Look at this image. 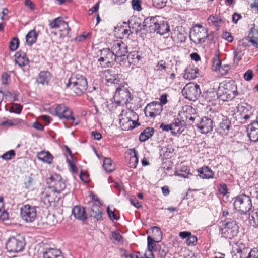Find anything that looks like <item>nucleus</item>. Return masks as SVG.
I'll list each match as a JSON object with an SVG mask.
<instances>
[{"instance_id": "nucleus-31", "label": "nucleus", "mask_w": 258, "mask_h": 258, "mask_svg": "<svg viewBox=\"0 0 258 258\" xmlns=\"http://www.w3.org/2000/svg\"><path fill=\"white\" fill-rule=\"evenodd\" d=\"M224 89L225 92H223V94L230 95L232 93L234 96L236 94V86L235 84V82L233 81H229L224 85Z\"/></svg>"}, {"instance_id": "nucleus-50", "label": "nucleus", "mask_w": 258, "mask_h": 258, "mask_svg": "<svg viewBox=\"0 0 258 258\" xmlns=\"http://www.w3.org/2000/svg\"><path fill=\"white\" fill-rule=\"evenodd\" d=\"M15 156V153L14 150H11L1 156V158L3 160H9L12 159Z\"/></svg>"}, {"instance_id": "nucleus-32", "label": "nucleus", "mask_w": 258, "mask_h": 258, "mask_svg": "<svg viewBox=\"0 0 258 258\" xmlns=\"http://www.w3.org/2000/svg\"><path fill=\"white\" fill-rule=\"evenodd\" d=\"M128 63L130 65H136L141 59V57L139 54L138 52H131L127 56Z\"/></svg>"}, {"instance_id": "nucleus-55", "label": "nucleus", "mask_w": 258, "mask_h": 258, "mask_svg": "<svg viewBox=\"0 0 258 258\" xmlns=\"http://www.w3.org/2000/svg\"><path fill=\"white\" fill-rule=\"evenodd\" d=\"M197 237L191 234L186 240V244L188 246H194L197 243Z\"/></svg>"}, {"instance_id": "nucleus-23", "label": "nucleus", "mask_w": 258, "mask_h": 258, "mask_svg": "<svg viewBox=\"0 0 258 258\" xmlns=\"http://www.w3.org/2000/svg\"><path fill=\"white\" fill-rule=\"evenodd\" d=\"M43 258H63L61 251L55 248H46L43 252Z\"/></svg>"}, {"instance_id": "nucleus-37", "label": "nucleus", "mask_w": 258, "mask_h": 258, "mask_svg": "<svg viewBox=\"0 0 258 258\" xmlns=\"http://www.w3.org/2000/svg\"><path fill=\"white\" fill-rule=\"evenodd\" d=\"M237 110L240 117L252 112L251 106L246 104L238 105L237 107Z\"/></svg>"}, {"instance_id": "nucleus-22", "label": "nucleus", "mask_w": 258, "mask_h": 258, "mask_svg": "<svg viewBox=\"0 0 258 258\" xmlns=\"http://www.w3.org/2000/svg\"><path fill=\"white\" fill-rule=\"evenodd\" d=\"M119 123L125 130H132L135 127L134 121L131 120L130 117L124 116L123 114L119 116Z\"/></svg>"}, {"instance_id": "nucleus-2", "label": "nucleus", "mask_w": 258, "mask_h": 258, "mask_svg": "<svg viewBox=\"0 0 258 258\" xmlns=\"http://www.w3.org/2000/svg\"><path fill=\"white\" fill-rule=\"evenodd\" d=\"M160 17H148L144 19V30L150 33L156 32L163 35L169 31L167 22L160 20Z\"/></svg>"}, {"instance_id": "nucleus-28", "label": "nucleus", "mask_w": 258, "mask_h": 258, "mask_svg": "<svg viewBox=\"0 0 258 258\" xmlns=\"http://www.w3.org/2000/svg\"><path fill=\"white\" fill-rule=\"evenodd\" d=\"M89 213L90 216L97 221L102 219V212L98 204H93Z\"/></svg>"}, {"instance_id": "nucleus-4", "label": "nucleus", "mask_w": 258, "mask_h": 258, "mask_svg": "<svg viewBox=\"0 0 258 258\" xmlns=\"http://www.w3.org/2000/svg\"><path fill=\"white\" fill-rule=\"evenodd\" d=\"M87 81L85 76L76 74L72 75L66 84V88H70L76 94L80 95L87 88Z\"/></svg>"}, {"instance_id": "nucleus-20", "label": "nucleus", "mask_w": 258, "mask_h": 258, "mask_svg": "<svg viewBox=\"0 0 258 258\" xmlns=\"http://www.w3.org/2000/svg\"><path fill=\"white\" fill-rule=\"evenodd\" d=\"M247 136L253 142L258 141V121L253 120L246 128Z\"/></svg>"}, {"instance_id": "nucleus-47", "label": "nucleus", "mask_w": 258, "mask_h": 258, "mask_svg": "<svg viewBox=\"0 0 258 258\" xmlns=\"http://www.w3.org/2000/svg\"><path fill=\"white\" fill-rule=\"evenodd\" d=\"M96 88L94 86L92 90H89L88 92L90 94V95L87 96V99L90 102L94 103V100L97 99L98 95V91H96Z\"/></svg>"}, {"instance_id": "nucleus-62", "label": "nucleus", "mask_w": 258, "mask_h": 258, "mask_svg": "<svg viewBox=\"0 0 258 258\" xmlns=\"http://www.w3.org/2000/svg\"><path fill=\"white\" fill-rule=\"evenodd\" d=\"M107 213H108L109 218L111 220H118V218H117L116 215L114 214V212L110 209V208L109 206L107 208Z\"/></svg>"}, {"instance_id": "nucleus-8", "label": "nucleus", "mask_w": 258, "mask_h": 258, "mask_svg": "<svg viewBox=\"0 0 258 258\" xmlns=\"http://www.w3.org/2000/svg\"><path fill=\"white\" fill-rule=\"evenodd\" d=\"M208 36V30L198 24L192 27L189 34L190 40L196 44L204 42Z\"/></svg>"}, {"instance_id": "nucleus-5", "label": "nucleus", "mask_w": 258, "mask_h": 258, "mask_svg": "<svg viewBox=\"0 0 258 258\" xmlns=\"http://www.w3.org/2000/svg\"><path fill=\"white\" fill-rule=\"evenodd\" d=\"M233 200L234 209L241 214H246L252 207L250 197L245 194L238 195Z\"/></svg>"}, {"instance_id": "nucleus-58", "label": "nucleus", "mask_w": 258, "mask_h": 258, "mask_svg": "<svg viewBox=\"0 0 258 258\" xmlns=\"http://www.w3.org/2000/svg\"><path fill=\"white\" fill-rule=\"evenodd\" d=\"M222 38L229 42H232L233 40V37L230 32L223 31L222 35Z\"/></svg>"}, {"instance_id": "nucleus-25", "label": "nucleus", "mask_w": 258, "mask_h": 258, "mask_svg": "<svg viewBox=\"0 0 258 258\" xmlns=\"http://www.w3.org/2000/svg\"><path fill=\"white\" fill-rule=\"evenodd\" d=\"M14 57L15 63L18 64L19 67L25 66L28 63V59L27 58L26 55L24 52H17Z\"/></svg>"}, {"instance_id": "nucleus-34", "label": "nucleus", "mask_w": 258, "mask_h": 258, "mask_svg": "<svg viewBox=\"0 0 258 258\" xmlns=\"http://www.w3.org/2000/svg\"><path fill=\"white\" fill-rule=\"evenodd\" d=\"M147 243L148 251H146V253H148L149 256H154L153 251L157 250L158 245L156 244L155 240L150 236L147 237Z\"/></svg>"}, {"instance_id": "nucleus-46", "label": "nucleus", "mask_w": 258, "mask_h": 258, "mask_svg": "<svg viewBox=\"0 0 258 258\" xmlns=\"http://www.w3.org/2000/svg\"><path fill=\"white\" fill-rule=\"evenodd\" d=\"M21 122V119L19 118L13 119L12 120H7L1 122V124L2 126H12L16 125Z\"/></svg>"}, {"instance_id": "nucleus-56", "label": "nucleus", "mask_w": 258, "mask_h": 258, "mask_svg": "<svg viewBox=\"0 0 258 258\" xmlns=\"http://www.w3.org/2000/svg\"><path fill=\"white\" fill-rule=\"evenodd\" d=\"M61 25L62 26H60V28H59L58 29L61 32H63V35H67L70 30V29L69 27L68 23L64 21V24H61Z\"/></svg>"}, {"instance_id": "nucleus-1", "label": "nucleus", "mask_w": 258, "mask_h": 258, "mask_svg": "<svg viewBox=\"0 0 258 258\" xmlns=\"http://www.w3.org/2000/svg\"><path fill=\"white\" fill-rule=\"evenodd\" d=\"M47 183L50 186L45 189L42 195L44 200L50 203L54 200V194L60 193L66 188V185L61 176L57 174H52L48 178Z\"/></svg>"}, {"instance_id": "nucleus-40", "label": "nucleus", "mask_w": 258, "mask_h": 258, "mask_svg": "<svg viewBox=\"0 0 258 258\" xmlns=\"http://www.w3.org/2000/svg\"><path fill=\"white\" fill-rule=\"evenodd\" d=\"M198 175L202 179L210 178V168L208 166H204L198 169Z\"/></svg>"}, {"instance_id": "nucleus-43", "label": "nucleus", "mask_w": 258, "mask_h": 258, "mask_svg": "<svg viewBox=\"0 0 258 258\" xmlns=\"http://www.w3.org/2000/svg\"><path fill=\"white\" fill-rule=\"evenodd\" d=\"M61 24H64V20L61 17H57L50 23L49 26L52 29H59Z\"/></svg>"}, {"instance_id": "nucleus-61", "label": "nucleus", "mask_w": 258, "mask_h": 258, "mask_svg": "<svg viewBox=\"0 0 258 258\" xmlns=\"http://www.w3.org/2000/svg\"><path fill=\"white\" fill-rule=\"evenodd\" d=\"M218 191L221 195L224 196L228 193V189L225 184H220L218 188Z\"/></svg>"}, {"instance_id": "nucleus-63", "label": "nucleus", "mask_w": 258, "mask_h": 258, "mask_svg": "<svg viewBox=\"0 0 258 258\" xmlns=\"http://www.w3.org/2000/svg\"><path fill=\"white\" fill-rule=\"evenodd\" d=\"M247 256L248 258H258V249L257 248L251 249Z\"/></svg>"}, {"instance_id": "nucleus-7", "label": "nucleus", "mask_w": 258, "mask_h": 258, "mask_svg": "<svg viewBox=\"0 0 258 258\" xmlns=\"http://www.w3.org/2000/svg\"><path fill=\"white\" fill-rule=\"evenodd\" d=\"M100 57L97 61L102 68L111 67L117 60L112 49L103 48L99 50Z\"/></svg>"}, {"instance_id": "nucleus-59", "label": "nucleus", "mask_w": 258, "mask_h": 258, "mask_svg": "<svg viewBox=\"0 0 258 258\" xmlns=\"http://www.w3.org/2000/svg\"><path fill=\"white\" fill-rule=\"evenodd\" d=\"M10 80V76L7 73H3L2 75V83L3 85H7Z\"/></svg>"}, {"instance_id": "nucleus-39", "label": "nucleus", "mask_w": 258, "mask_h": 258, "mask_svg": "<svg viewBox=\"0 0 258 258\" xmlns=\"http://www.w3.org/2000/svg\"><path fill=\"white\" fill-rule=\"evenodd\" d=\"M37 37V34L34 30L29 32L26 36V43L29 45H31L35 42Z\"/></svg>"}, {"instance_id": "nucleus-3", "label": "nucleus", "mask_w": 258, "mask_h": 258, "mask_svg": "<svg viewBox=\"0 0 258 258\" xmlns=\"http://www.w3.org/2000/svg\"><path fill=\"white\" fill-rule=\"evenodd\" d=\"M211 131L213 127L216 128L217 132L221 135H227L231 127V122L226 116L219 112L211 115Z\"/></svg>"}, {"instance_id": "nucleus-52", "label": "nucleus", "mask_w": 258, "mask_h": 258, "mask_svg": "<svg viewBox=\"0 0 258 258\" xmlns=\"http://www.w3.org/2000/svg\"><path fill=\"white\" fill-rule=\"evenodd\" d=\"M168 0H152L153 6L160 9L166 6Z\"/></svg>"}, {"instance_id": "nucleus-11", "label": "nucleus", "mask_w": 258, "mask_h": 258, "mask_svg": "<svg viewBox=\"0 0 258 258\" xmlns=\"http://www.w3.org/2000/svg\"><path fill=\"white\" fill-rule=\"evenodd\" d=\"M182 93L185 98L190 101H195L199 96L201 91L199 85L190 83L185 85Z\"/></svg>"}, {"instance_id": "nucleus-6", "label": "nucleus", "mask_w": 258, "mask_h": 258, "mask_svg": "<svg viewBox=\"0 0 258 258\" xmlns=\"http://www.w3.org/2000/svg\"><path fill=\"white\" fill-rule=\"evenodd\" d=\"M220 231L222 237L227 239H232L237 235L239 227L237 222L229 217L224 220L223 227Z\"/></svg>"}, {"instance_id": "nucleus-30", "label": "nucleus", "mask_w": 258, "mask_h": 258, "mask_svg": "<svg viewBox=\"0 0 258 258\" xmlns=\"http://www.w3.org/2000/svg\"><path fill=\"white\" fill-rule=\"evenodd\" d=\"M222 204L219 199H216L212 202L211 211L212 214L215 217H218L222 211Z\"/></svg>"}, {"instance_id": "nucleus-54", "label": "nucleus", "mask_w": 258, "mask_h": 258, "mask_svg": "<svg viewBox=\"0 0 258 258\" xmlns=\"http://www.w3.org/2000/svg\"><path fill=\"white\" fill-rule=\"evenodd\" d=\"M253 77V73L252 70H248L244 74L243 78L245 81H250Z\"/></svg>"}, {"instance_id": "nucleus-35", "label": "nucleus", "mask_w": 258, "mask_h": 258, "mask_svg": "<svg viewBox=\"0 0 258 258\" xmlns=\"http://www.w3.org/2000/svg\"><path fill=\"white\" fill-rule=\"evenodd\" d=\"M237 246L236 251L240 255V258L246 256V254L249 252L248 247L245 244L239 242L238 243Z\"/></svg>"}, {"instance_id": "nucleus-53", "label": "nucleus", "mask_w": 258, "mask_h": 258, "mask_svg": "<svg viewBox=\"0 0 258 258\" xmlns=\"http://www.w3.org/2000/svg\"><path fill=\"white\" fill-rule=\"evenodd\" d=\"M110 239L118 242H120L122 241V236L117 232H112L111 233V236Z\"/></svg>"}, {"instance_id": "nucleus-60", "label": "nucleus", "mask_w": 258, "mask_h": 258, "mask_svg": "<svg viewBox=\"0 0 258 258\" xmlns=\"http://www.w3.org/2000/svg\"><path fill=\"white\" fill-rule=\"evenodd\" d=\"M253 116L252 112L249 113L239 117L240 122L242 124L245 123L246 121L249 120Z\"/></svg>"}, {"instance_id": "nucleus-18", "label": "nucleus", "mask_w": 258, "mask_h": 258, "mask_svg": "<svg viewBox=\"0 0 258 258\" xmlns=\"http://www.w3.org/2000/svg\"><path fill=\"white\" fill-rule=\"evenodd\" d=\"M104 75L107 83L114 84L115 87L122 84L120 75L110 70L105 71Z\"/></svg>"}, {"instance_id": "nucleus-33", "label": "nucleus", "mask_w": 258, "mask_h": 258, "mask_svg": "<svg viewBox=\"0 0 258 258\" xmlns=\"http://www.w3.org/2000/svg\"><path fill=\"white\" fill-rule=\"evenodd\" d=\"M50 79V74L47 71H41L37 79V82L42 85L48 84Z\"/></svg>"}, {"instance_id": "nucleus-19", "label": "nucleus", "mask_w": 258, "mask_h": 258, "mask_svg": "<svg viewBox=\"0 0 258 258\" xmlns=\"http://www.w3.org/2000/svg\"><path fill=\"white\" fill-rule=\"evenodd\" d=\"M171 124L172 134L174 136L177 134H181L185 130L186 124L183 120L178 115L177 118L175 119Z\"/></svg>"}, {"instance_id": "nucleus-16", "label": "nucleus", "mask_w": 258, "mask_h": 258, "mask_svg": "<svg viewBox=\"0 0 258 258\" xmlns=\"http://www.w3.org/2000/svg\"><path fill=\"white\" fill-rule=\"evenodd\" d=\"M230 69V67L229 65L221 66L219 53V52H216L212 58V70L214 72H218L220 75L223 76L227 74Z\"/></svg>"}, {"instance_id": "nucleus-17", "label": "nucleus", "mask_w": 258, "mask_h": 258, "mask_svg": "<svg viewBox=\"0 0 258 258\" xmlns=\"http://www.w3.org/2000/svg\"><path fill=\"white\" fill-rule=\"evenodd\" d=\"M162 110V107L159 102L153 101L147 104L144 108V112L147 116L154 118L159 115Z\"/></svg>"}, {"instance_id": "nucleus-41", "label": "nucleus", "mask_w": 258, "mask_h": 258, "mask_svg": "<svg viewBox=\"0 0 258 258\" xmlns=\"http://www.w3.org/2000/svg\"><path fill=\"white\" fill-rule=\"evenodd\" d=\"M103 167L107 172H111L114 170V166L112 164L110 158H105L103 161Z\"/></svg>"}, {"instance_id": "nucleus-15", "label": "nucleus", "mask_w": 258, "mask_h": 258, "mask_svg": "<svg viewBox=\"0 0 258 258\" xmlns=\"http://www.w3.org/2000/svg\"><path fill=\"white\" fill-rule=\"evenodd\" d=\"M195 110L189 105H186L182 107V110L178 113V116L184 120L185 124L191 125L194 122L195 117L194 115Z\"/></svg>"}, {"instance_id": "nucleus-21", "label": "nucleus", "mask_w": 258, "mask_h": 258, "mask_svg": "<svg viewBox=\"0 0 258 258\" xmlns=\"http://www.w3.org/2000/svg\"><path fill=\"white\" fill-rule=\"evenodd\" d=\"M128 26L134 29L136 33L144 30V21L143 24L141 23V20L137 17H132L128 21Z\"/></svg>"}, {"instance_id": "nucleus-9", "label": "nucleus", "mask_w": 258, "mask_h": 258, "mask_svg": "<svg viewBox=\"0 0 258 258\" xmlns=\"http://www.w3.org/2000/svg\"><path fill=\"white\" fill-rule=\"evenodd\" d=\"M25 245L24 239L20 236L9 238L6 244V248L10 252H19L22 251Z\"/></svg>"}, {"instance_id": "nucleus-27", "label": "nucleus", "mask_w": 258, "mask_h": 258, "mask_svg": "<svg viewBox=\"0 0 258 258\" xmlns=\"http://www.w3.org/2000/svg\"><path fill=\"white\" fill-rule=\"evenodd\" d=\"M221 89V88L220 87V83L219 82H215L214 84L213 91H211V98H212V100L215 102L214 103H212V104L214 105L217 104L218 107H219V103H217V102H219L218 99L219 97V95L221 96V94L219 93Z\"/></svg>"}, {"instance_id": "nucleus-42", "label": "nucleus", "mask_w": 258, "mask_h": 258, "mask_svg": "<svg viewBox=\"0 0 258 258\" xmlns=\"http://www.w3.org/2000/svg\"><path fill=\"white\" fill-rule=\"evenodd\" d=\"M156 251L160 258H165L168 252V248L163 244L158 245Z\"/></svg>"}, {"instance_id": "nucleus-57", "label": "nucleus", "mask_w": 258, "mask_h": 258, "mask_svg": "<svg viewBox=\"0 0 258 258\" xmlns=\"http://www.w3.org/2000/svg\"><path fill=\"white\" fill-rule=\"evenodd\" d=\"M166 68V62L164 60L159 61L156 66V70L158 71H162Z\"/></svg>"}, {"instance_id": "nucleus-38", "label": "nucleus", "mask_w": 258, "mask_h": 258, "mask_svg": "<svg viewBox=\"0 0 258 258\" xmlns=\"http://www.w3.org/2000/svg\"><path fill=\"white\" fill-rule=\"evenodd\" d=\"M131 156L129 160V165L131 168H136L138 163V154L135 149H131Z\"/></svg>"}, {"instance_id": "nucleus-12", "label": "nucleus", "mask_w": 258, "mask_h": 258, "mask_svg": "<svg viewBox=\"0 0 258 258\" xmlns=\"http://www.w3.org/2000/svg\"><path fill=\"white\" fill-rule=\"evenodd\" d=\"M72 111L64 105H58L55 109L54 115L59 117L60 119H66V120H71L72 124L76 125L79 123L78 120H76L74 117L72 116Z\"/></svg>"}, {"instance_id": "nucleus-36", "label": "nucleus", "mask_w": 258, "mask_h": 258, "mask_svg": "<svg viewBox=\"0 0 258 258\" xmlns=\"http://www.w3.org/2000/svg\"><path fill=\"white\" fill-rule=\"evenodd\" d=\"M154 130L152 128L147 127L141 133L139 140L141 142H145L149 139L153 134Z\"/></svg>"}, {"instance_id": "nucleus-26", "label": "nucleus", "mask_w": 258, "mask_h": 258, "mask_svg": "<svg viewBox=\"0 0 258 258\" xmlns=\"http://www.w3.org/2000/svg\"><path fill=\"white\" fill-rule=\"evenodd\" d=\"M199 69L197 68L189 66L184 71L183 77L187 80H193L197 77Z\"/></svg>"}, {"instance_id": "nucleus-51", "label": "nucleus", "mask_w": 258, "mask_h": 258, "mask_svg": "<svg viewBox=\"0 0 258 258\" xmlns=\"http://www.w3.org/2000/svg\"><path fill=\"white\" fill-rule=\"evenodd\" d=\"M141 2L142 1L141 0H132L131 4L133 9L138 12L141 11L142 9L141 7Z\"/></svg>"}, {"instance_id": "nucleus-49", "label": "nucleus", "mask_w": 258, "mask_h": 258, "mask_svg": "<svg viewBox=\"0 0 258 258\" xmlns=\"http://www.w3.org/2000/svg\"><path fill=\"white\" fill-rule=\"evenodd\" d=\"M19 40L17 37H14L10 42L9 48L11 51L16 50L19 46Z\"/></svg>"}, {"instance_id": "nucleus-24", "label": "nucleus", "mask_w": 258, "mask_h": 258, "mask_svg": "<svg viewBox=\"0 0 258 258\" xmlns=\"http://www.w3.org/2000/svg\"><path fill=\"white\" fill-rule=\"evenodd\" d=\"M72 213L75 218L82 221L86 220L87 218L84 209L79 206H75L72 209Z\"/></svg>"}, {"instance_id": "nucleus-48", "label": "nucleus", "mask_w": 258, "mask_h": 258, "mask_svg": "<svg viewBox=\"0 0 258 258\" xmlns=\"http://www.w3.org/2000/svg\"><path fill=\"white\" fill-rule=\"evenodd\" d=\"M35 182V179L32 175L30 176L26 177L24 181L25 187L26 188H30L34 184Z\"/></svg>"}, {"instance_id": "nucleus-10", "label": "nucleus", "mask_w": 258, "mask_h": 258, "mask_svg": "<svg viewBox=\"0 0 258 258\" xmlns=\"http://www.w3.org/2000/svg\"><path fill=\"white\" fill-rule=\"evenodd\" d=\"M20 216L25 222H33L37 217L36 207L28 204L22 205L20 208Z\"/></svg>"}, {"instance_id": "nucleus-44", "label": "nucleus", "mask_w": 258, "mask_h": 258, "mask_svg": "<svg viewBox=\"0 0 258 258\" xmlns=\"http://www.w3.org/2000/svg\"><path fill=\"white\" fill-rule=\"evenodd\" d=\"M22 108L23 106L21 104L13 103L11 104L9 111L11 113L20 114L22 111Z\"/></svg>"}, {"instance_id": "nucleus-45", "label": "nucleus", "mask_w": 258, "mask_h": 258, "mask_svg": "<svg viewBox=\"0 0 258 258\" xmlns=\"http://www.w3.org/2000/svg\"><path fill=\"white\" fill-rule=\"evenodd\" d=\"M207 120H208V119L207 117L203 118L201 123L198 125V128L203 134H206L209 131V126L205 124V121Z\"/></svg>"}, {"instance_id": "nucleus-14", "label": "nucleus", "mask_w": 258, "mask_h": 258, "mask_svg": "<svg viewBox=\"0 0 258 258\" xmlns=\"http://www.w3.org/2000/svg\"><path fill=\"white\" fill-rule=\"evenodd\" d=\"M130 92L123 86L116 87V91L114 95V99L117 104H121L123 102L126 103L130 98Z\"/></svg>"}, {"instance_id": "nucleus-13", "label": "nucleus", "mask_w": 258, "mask_h": 258, "mask_svg": "<svg viewBox=\"0 0 258 258\" xmlns=\"http://www.w3.org/2000/svg\"><path fill=\"white\" fill-rule=\"evenodd\" d=\"M114 54L117 60L120 61L125 58L126 54L128 52L127 45L121 40H117L113 43L111 47Z\"/></svg>"}, {"instance_id": "nucleus-29", "label": "nucleus", "mask_w": 258, "mask_h": 258, "mask_svg": "<svg viewBox=\"0 0 258 258\" xmlns=\"http://www.w3.org/2000/svg\"><path fill=\"white\" fill-rule=\"evenodd\" d=\"M37 158L39 160L49 164L52 163L53 158L50 152L45 151H42L38 153Z\"/></svg>"}, {"instance_id": "nucleus-64", "label": "nucleus", "mask_w": 258, "mask_h": 258, "mask_svg": "<svg viewBox=\"0 0 258 258\" xmlns=\"http://www.w3.org/2000/svg\"><path fill=\"white\" fill-rule=\"evenodd\" d=\"M251 218L254 221V223L258 227V209H256L255 210V211H252Z\"/></svg>"}]
</instances>
